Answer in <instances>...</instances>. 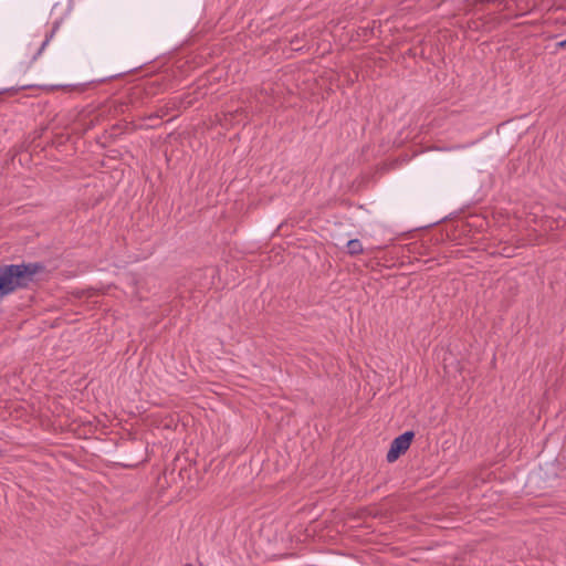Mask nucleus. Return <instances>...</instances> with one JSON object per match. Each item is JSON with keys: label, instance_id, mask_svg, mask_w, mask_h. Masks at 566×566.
I'll return each mask as SVG.
<instances>
[{"label": "nucleus", "instance_id": "nucleus-2", "mask_svg": "<svg viewBox=\"0 0 566 566\" xmlns=\"http://www.w3.org/2000/svg\"><path fill=\"white\" fill-rule=\"evenodd\" d=\"M412 438H413V433L410 431L405 432L403 434L396 438L392 441L390 449L387 453V460L389 462L396 461L400 457V454H402L403 452H406L408 450V448L410 447V443L412 441Z\"/></svg>", "mask_w": 566, "mask_h": 566}, {"label": "nucleus", "instance_id": "nucleus-1", "mask_svg": "<svg viewBox=\"0 0 566 566\" xmlns=\"http://www.w3.org/2000/svg\"><path fill=\"white\" fill-rule=\"evenodd\" d=\"M34 273V265H11L0 269V296L27 284Z\"/></svg>", "mask_w": 566, "mask_h": 566}, {"label": "nucleus", "instance_id": "nucleus-4", "mask_svg": "<svg viewBox=\"0 0 566 566\" xmlns=\"http://www.w3.org/2000/svg\"><path fill=\"white\" fill-rule=\"evenodd\" d=\"M558 49H566V39L556 43Z\"/></svg>", "mask_w": 566, "mask_h": 566}, {"label": "nucleus", "instance_id": "nucleus-3", "mask_svg": "<svg viewBox=\"0 0 566 566\" xmlns=\"http://www.w3.org/2000/svg\"><path fill=\"white\" fill-rule=\"evenodd\" d=\"M347 251L349 254H357L363 251V245L358 240H349L347 242Z\"/></svg>", "mask_w": 566, "mask_h": 566}]
</instances>
